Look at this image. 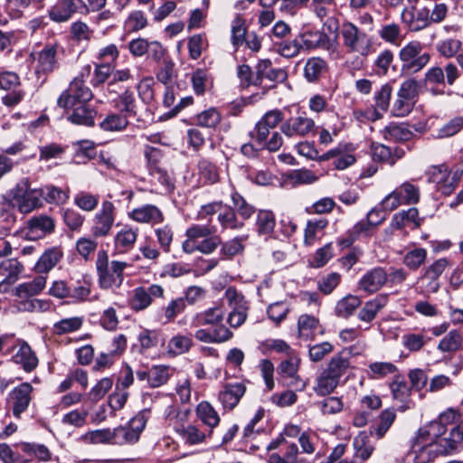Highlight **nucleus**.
Segmentation results:
<instances>
[{
  "label": "nucleus",
  "instance_id": "052dcab7",
  "mask_svg": "<svg viewBox=\"0 0 463 463\" xmlns=\"http://www.w3.org/2000/svg\"><path fill=\"white\" fill-rule=\"evenodd\" d=\"M397 371V367L389 362H374L370 364L368 375L371 379L383 378L392 374Z\"/></svg>",
  "mask_w": 463,
  "mask_h": 463
},
{
  "label": "nucleus",
  "instance_id": "603ef678",
  "mask_svg": "<svg viewBox=\"0 0 463 463\" xmlns=\"http://www.w3.org/2000/svg\"><path fill=\"white\" fill-rule=\"evenodd\" d=\"M383 137L391 141H404L410 138L411 131L402 124L391 123L383 129Z\"/></svg>",
  "mask_w": 463,
  "mask_h": 463
},
{
  "label": "nucleus",
  "instance_id": "864d4df0",
  "mask_svg": "<svg viewBox=\"0 0 463 463\" xmlns=\"http://www.w3.org/2000/svg\"><path fill=\"white\" fill-rule=\"evenodd\" d=\"M396 419L394 409H386L379 415V422L374 429V434L377 439H382L389 430Z\"/></svg>",
  "mask_w": 463,
  "mask_h": 463
},
{
  "label": "nucleus",
  "instance_id": "f3484780",
  "mask_svg": "<svg viewBox=\"0 0 463 463\" xmlns=\"http://www.w3.org/2000/svg\"><path fill=\"white\" fill-rule=\"evenodd\" d=\"M128 216L132 221L141 224L156 225L165 220L162 211L154 204H144L128 212Z\"/></svg>",
  "mask_w": 463,
  "mask_h": 463
},
{
  "label": "nucleus",
  "instance_id": "c9c22d12",
  "mask_svg": "<svg viewBox=\"0 0 463 463\" xmlns=\"http://www.w3.org/2000/svg\"><path fill=\"white\" fill-rule=\"evenodd\" d=\"M176 432L180 435L182 439L189 445H197L204 442L206 434L201 430L197 426L188 424L186 426H175Z\"/></svg>",
  "mask_w": 463,
  "mask_h": 463
},
{
  "label": "nucleus",
  "instance_id": "f257e3e1",
  "mask_svg": "<svg viewBox=\"0 0 463 463\" xmlns=\"http://www.w3.org/2000/svg\"><path fill=\"white\" fill-rule=\"evenodd\" d=\"M350 365V358L345 351L333 355L326 366L317 375L313 391L318 396L332 393L339 386L341 378L347 372Z\"/></svg>",
  "mask_w": 463,
  "mask_h": 463
},
{
  "label": "nucleus",
  "instance_id": "de8ad7c7",
  "mask_svg": "<svg viewBox=\"0 0 463 463\" xmlns=\"http://www.w3.org/2000/svg\"><path fill=\"white\" fill-rule=\"evenodd\" d=\"M354 447L356 457L363 460L368 459L374 450V447L371 444L368 435L364 431L360 432L354 439Z\"/></svg>",
  "mask_w": 463,
  "mask_h": 463
},
{
  "label": "nucleus",
  "instance_id": "423d86ee",
  "mask_svg": "<svg viewBox=\"0 0 463 463\" xmlns=\"http://www.w3.org/2000/svg\"><path fill=\"white\" fill-rule=\"evenodd\" d=\"M92 97V91L84 84V81L75 78L69 88L60 95L57 104L61 109H69L70 106L89 104Z\"/></svg>",
  "mask_w": 463,
  "mask_h": 463
},
{
  "label": "nucleus",
  "instance_id": "09e8293b",
  "mask_svg": "<svg viewBox=\"0 0 463 463\" xmlns=\"http://www.w3.org/2000/svg\"><path fill=\"white\" fill-rule=\"evenodd\" d=\"M24 266L16 259H8L0 263V277L14 282L23 271Z\"/></svg>",
  "mask_w": 463,
  "mask_h": 463
},
{
  "label": "nucleus",
  "instance_id": "6e6d98bb",
  "mask_svg": "<svg viewBox=\"0 0 463 463\" xmlns=\"http://www.w3.org/2000/svg\"><path fill=\"white\" fill-rule=\"evenodd\" d=\"M191 83L196 95H203L212 84L208 72L202 69H197L192 73Z\"/></svg>",
  "mask_w": 463,
  "mask_h": 463
},
{
  "label": "nucleus",
  "instance_id": "0e129e2a",
  "mask_svg": "<svg viewBox=\"0 0 463 463\" xmlns=\"http://www.w3.org/2000/svg\"><path fill=\"white\" fill-rule=\"evenodd\" d=\"M169 379V368L158 365L148 370V384L156 388L165 384Z\"/></svg>",
  "mask_w": 463,
  "mask_h": 463
},
{
  "label": "nucleus",
  "instance_id": "b1692460",
  "mask_svg": "<svg viewBox=\"0 0 463 463\" xmlns=\"http://www.w3.org/2000/svg\"><path fill=\"white\" fill-rule=\"evenodd\" d=\"M246 388L243 383H228L219 393V401L225 409L232 410L244 395Z\"/></svg>",
  "mask_w": 463,
  "mask_h": 463
},
{
  "label": "nucleus",
  "instance_id": "5fc2aeb1",
  "mask_svg": "<svg viewBox=\"0 0 463 463\" xmlns=\"http://www.w3.org/2000/svg\"><path fill=\"white\" fill-rule=\"evenodd\" d=\"M138 342L143 349H150L164 342L163 334L156 329H144L138 335Z\"/></svg>",
  "mask_w": 463,
  "mask_h": 463
},
{
  "label": "nucleus",
  "instance_id": "4d7b16f0",
  "mask_svg": "<svg viewBox=\"0 0 463 463\" xmlns=\"http://www.w3.org/2000/svg\"><path fill=\"white\" fill-rule=\"evenodd\" d=\"M74 204L85 212H92L99 203V195L81 191L75 194Z\"/></svg>",
  "mask_w": 463,
  "mask_h": 463
},
{
  "label": "nucleus",
  "instance_id": "8fccbe9b",
  "mask_svg": "<svg viewBox=\"0 0 463 463\" xmlns=\"http://www.w3.org/2000/svg\"><path fill=\"white\" fill-rule=\"evenodd\" d=\"M427 250L423 248L409 250L403 257V264L411 270H417L427 259Z\"/></svg>",
  "mask_w": 463,
  "mask_h": 463
},
{
  "label": "nucleus",
  "instance_id": "9d476101",
  "mask_svg": "<svg viewBox=\"0 0 463 463\" xmlns=\"http://www.w3.org/2000/svg\"><path fill=\"white\" fill-rule=\"evenodd\" d=\"M164 295L165 289L158 284H151L147 288L137 287L131 292L128 304L131 309L142 311L151 306L154 298H163Z\"/></svg>",
  "mask_w": 463,
  "mask_h": 463
},
{
  "label": "nucleus",
  "instance_id": "39448f33",
  "mask_svg": "<svg viewBox=\"0 0 463 463\" xmlns=\"http://www.w3.org/2000/svg\"><path fill=\"white\" fill-rule=\"evenodd\" d=\"M343 43L348 52L363 56L368 55L371 49V40L368 35L352 23H345L341 29Z\"/></svg>",
  "mask_w": 463,
  "mask_h": 463
},
{
  "label": "nucleus",
  "instance_id": "f8f14e48",
  "mask_svg": "<svg viewBox=\"0 0 463 463\" xmlns=\"http://www.w3.org/2000/svg\"><path fill=\"white\" fill-rule=\"evenodd\" d=\"M225 297L232 309L229 315L228 323L232 327L237 328L246 321L249 304L234 288H227Z\"/></svg>",
  "mask_w": 463,
  "mask_h": 463
},
{
  "label": "nucleus",
  "instance_id": "0eeeda50",
  "mask_svg": "<svg viewBox=\"0 0 463 463\" xmlns=\"http://www.w3.org/2000/svg\"><path fill=\"white\" fill-rule=\"evenodd\" d=\"M460 446L458 439L452 436L450 430L448 437L439 439L438 443H430L422 446L418 451L417 459L420 463H428L439 455H450Z\"/></svg>",
  "mask_w": 463,
  "mask_h": 463
},
{
  "label": "nucleus",
  "instance_id": "e433bc0d",
  "mask_svg": "<svg viewBox=\"0 0 463 463\" xmlns=\"http://www.w3.org/2000/svg\"><path fill=\"white\" fill-rule=\"evenodd\" d=\"M43 199L48 203L61 205L67 203L70 198V189H61L52 184H48L41 188Z\"/></svg>",
  "mask_w": 463,
  "mask_h": 463
},
{
  "label": "nucleus",
  "instance_id": "f03ea898",
  "mask_svg": "<svg viewBox=\"0 0 463 463\" xmlns=\"http://www.w3.org/2000/svg\"><path fill=\"white\" fill-rule=\"evenodd\" d=\"M98 282L102 289L118 288L124 280V270L129 266L125 261H109L106 250H99L95 262Z\"/></svg>",
  "mask_w": 463,
  "mask_h": 463
},
{
  "label": "nucleus",
  "instance_id": "c756f323",
  "mask_svg": "<svg viewBox=\"0 0 463 463\" xmlns=\"http://www.w3.org/2000/svg\"><path fill=\"white\" fill-rule=\"evenodd\" d=\"M256 77L258 85L263 79L270 81L283 80L286 78V72L282 69H274L269 60H261L256 66Z\"/></svg>",
  "mask_w": 463,
  "mask_h": 463
},
{
  "label": "nucleus",
  "instance_id": "ea45409f",
  "mask_svg": "<svg viewBox=\"0 0 463 463\" xmlns=\"http://www.w3.org/2000/svg\"><path fill=\"white\" fill-rule=\"evenodd\" d=\"M83 321V317L62 318L53 324L52 332L58 335L74 333L82 327Z\"/></svg>",
  "mask_w": 463,
  "mask_h": 463
},
{
  "label": "nucleus",
  "instance_id": "7c9ffc66",
  "mask_svg": "<svg viewBox=\"0 0 463 463\" xmlns=\"http://www.w3.org/2000/svg\"><path fill=\"white\" fill-rule=\"evenodd\" d=\"M14 361L21 364L23 369L26 372L33 371L38 365V358L30 345L25 342L20 345L19 349L14 356Z\"/></svg>",
  "mask_w": 463,
  "mask_h": 463
},
{
  "label": "nucleus",
  "instance_id": "a211bd4d",
  "mask_svg": "<svg viewBox=\"0 0 463 463\" xmlns=\"http://www.w3.org/2000/svg\"><path fill=\"white\" fill-rule=\"evenodd\" d=\"M388 275L383 268H373L365 272L358 281V289L368 295L379 291L386 283Z\"/></svg>",
  "mask_w": 463,
  "mask_h": 463
},
{
  "label": "nucleus",
  "instance_id": "338daca9",
  "mask_svg": "<svg viewBox=\"0 0 463 463\" xmlns=\"http://www.w3.org/2000/svg\"><path fill=\"white\" fill-rule=\"evenodd\" d=\"M112 378L104 377L100 379L89 392L88 398L94 402L101 400L112 388Z\"/></svg>",
  "mask_w": 463,
  "mask_h": 463
},
{
  "label": "nucleus",
  "instance_id": "9b49d317",
  "mask_svg": "<svg viewBox=\"0 0 463 463\" xmlns=\"http://www.w3.org/2000/svg\"><path fill=\"white\" fill-rule=\"evenodd\" d=\"M116 220V208L111 201L101 203L99 210L93 218L92 233L95 237H106L109 234Z\"/></svg>",
  "mask_w": 463,
  "mask_h": 463
},
{
  "label": "nucleus",
  "instance_id": "6e6552de",
  "mask_svg": "<svg viewBox=\"0 0 463 463\" xmlns=\"http://www.w3.org/2000/svg\"><path fill=\"white\" fill-rule=\"evenodd\" d=\"M426 175L428 181L434 183L437 189L446 195L453 192L460 178L458 173L451 175L449 167L444 164L430 166Z\"/></svg>",
  "mask_w": 463,
  "mask_h": 463
},
{
  "label": "nucleus",
  "instance_id": "6ab92c4d",
  "mask_svg": "<svg viewBox=\"0 0 463 463\" xmlns=\"http://www.w3.org/2000/svg\"><path fill=\"white\" fill-rule=\"evenodd\" d=\"M401 18L412 32L420 31L430 25L429 9L426 7L420 9L415 6L406 7L402 12Z\"/></svg>",
  "mask_w": 463,
  "mask_h": 463
},
{
  "label": "nucleus",
  "instance_id": "c03bdc74",
  "mask_svg": "<svg viewBox=\"0 0 463 463\" xmlns=\"http://www.w3.org/2000/svg\"><path fill=\"white\" fill-rule=\"evenodd\" d=\"M37 69L45 73L51 72L56 67V48L53 46H45L39 53L37 58Z\"/></svg>",
  "mask_w": 463,
  "mask_h": 463
},
{
  "label": "nucleus",
  "instance_id": "4c0bfd02",
  "mask_svg": "<svg viewBox=\"0 0 463 463\" xmlns=\"http://www.w3.org/2000/svg\"><path fill=\"white\" fill-rule=\"evenodd\" d=\"M74 13L72 0H58L49 12L50 17L54 22L62 23L68 21Z\"/></svg>",
  "mask_w": 463,
  "mask_h": 463
},
{
  "label": "nucleus",
  "instance_id": "69168bd1",
  "mask_svg": "<svg viewBox=\"0 0 463 463\" xmlns=\"http://www.w3.org/2000/svg\"><path fill=\"white\" fill-rule=\"evenodd\" d=\"M420 90V82L414 78L404 80L397 92L402 99L417 101Z\"/></svg>",
  "mask_w": 463,
  "mask_h": 463
},
{
  "label": "nucleus",
  "instance_id": "412c9836",
  "mask_svg": "<svg viewBox=\"0 0 463 463\" xmlns=\"http://www.w3.org/2000/svg\"><path fill=\"white\" fill-rule=\"evenodd\" d=\"M421 222L418 209L412 207L395 213L391 221L390 230H402L407 227L414 230L420 228Z\"/></svg>",
  "mask_w": 463,
  "mask_h": 463
},
{
  "label": "nucleus",
  "instance_id": "ddd939ff",
  "mask_svg": "<svg viewBox=\"0 0 463 463\" xmlns=\"http://www.w3.org/2000/svg\"><path fill=\"white\" fill-rule=\"evenodd\" d=\"M450 262L446 258H440L426 267L423 273L419 278L424 285V291L429 294L436 293L440 288L439 278L450 266Z\"/></svg>",
  "mask_w": 463,
  "mask_h": 463
},
{
  "label": "nucleus",
  "instance_id": "2f4dec72",
  "mask_svg": "<svg viewBox=\"0 0 463 463\" xmlns=\"http://www.w3.org/2000/svg\"><path fill=\"white\" fill-rule=\"evenodd\" d=\"M327 225L326 218L320 217L309 220L305 229V244L312 245L317 239L321 238Z\"/></svg>",
  "mask_w": 463,
  "mask_h": 463
},
{
  "label": "nucleus",
  "instance_id": "13d9d810",
  "mask_svg": "<svg viewBox=\"0 0 463 463\" xmlns=\"http://www.w3.org/2000/svg\"><path fill=\"white\" fill-rule=\"evenodd\" d=\"M396 191L399 192L402 202L404 204H415L420 200L419 187L410 182H404L396 188Z\"/></svg>",
  "mask_w": 463,
  "mask_h": 463
},
{
  "label": "nucleus",
  "instance_id": "7ed1b4c3",
  "mask_svg": "<svg viewBox=\"0 0 463 463\" xmlns=\"http://www.w3.org/2000/svg\"><path fill=\"white\" fill-rule=\"evenodd\" d=\"M402 71L416 73L421 71L430 61V56L423 52V45L418 41H411L399 52Z\"/></svg>",
  "mask_w": 463,
  "mask_h": 463
},
{
  "label": "nucleus",
  "instance_id": "bb28decb",
  "mask_svg": "<svg viewBox=\"0 0 463 463\" xmlns=\"http://www.w3.org/2000/svg\"><path fill=\"white\" fill-rule=\"evenodd\" d=\"M138 236V229L125 225L114 237V246L120 252L133 249Z\"/></svg>",
  "mask_w": 463,
  "mask_h": 463
},
{
  "label": "nucleus",
  "instance_id": "1a4fd4ad",
  "mask_svg": "<svg viewBox=\"0 0 463 463\" xmlns=\"http://www.w3.org/2000/svg\"><path fill=\"white\" fill-rule=\"evenodd\" d=\"M146 412H139L134 416L128 426L113 429L114 444L122 445L125 443H135L138 440L140 433L146 424Z\"/></svg>",
  "mask_w": 463,
  "mask_h": 463
},
{
  "label": "nucleus",
  "instance_id": "c85d7f7f",
  "mask_svg": "<svg viewBox=\"0 0 463 463\" xmlns=\"http://www.w3.org/2000/svg\"><path fill=\"white\" fill-rule=\"evenodd\" d=\"M46 285V278L35 277L33 280L19 284L14 288V295L20 298H30L40 294Z\"/></svg>",
  "mask_w": 463,
  "mask_h": 463
},
{
  "label": "nucleus",
  "instance_id": "aec40b11",
  "mask_svg": "<svg viewBox=\"0 0 463 463\" xmlns=\"http://www.w3.org/2000/svg\"><path fill=\"white\" fill-rule=\"evenodd\" d=\"M385 220V214L382 211L373 208L366 216V219L361 220L355 223L349 231L351 241H354L362 235H369L372 228L378 226Z\"/></svg>",
  "mask_w": 463,
  "mask_h": 463
},
{
  "label": "nucleus",
  "instance_id": "20e7f679",
  "mask_svg": "<svg viewBox=\"0 0 463 463\" xmlns=\"http://www.w3.org/2000/svg\"><path fill=\"white\" fill-rule=\"evenodd\" d=\"M12 201L22 213H29L43 205L40 189H32L27 179L22 180L12 191Z\"/></svg>",
  "mask_w": 463,
  "mask_h": 463
},
{
  "label": "nucleus",
  "instance_id": "f704fd0d",
  "mask_svg": "<svg viewBox=\"0 0 463 463\" xmlns=\"http://www.w3.org/2000/svg\"><path fill=\"white\" fill-rule=\"evenodd\" d=\"M327 65L320 57H311L304 66V77L308 82H316L326 71Z\"/></svg>",
  "mask_w": 463,
  "mask_h": 463
},
{
  "label": "nucleus",
  "instance_id": "4468645a",
  "mask_svg": "<svg viewBox=\"0 0 463 463\" xmlns=\"http://www.w3.org/2000/svg\"><path fill=\"white\" fill-rule=\"evenodd\" d=\"M33 386L29 383H24L14 387L7 396V402L12 409L14 417L20 418L27 410L32 401Z\"/></svg>",
  "mask_w": 463,
  "mask_h": 463
},
{
  "label": "nucleus",
  "instance_id": "473e14b6",
  "mask_svg": "<svg viewBox=\"0 0 463 463\" xmlns=\"http://www.w3.org/2000/svg\"><path fill=\"white\" fill-rule=\"evenodd\" d=\"M190 335L177 334L172 336L166 345V352L171 356H177L187 353L193 346Z\"/></svg>",
  "mask_w": 463,
  "mask_h": 463
},
{
  "label": "nucleus",
  "instance_id": "cd10ccee",
  "mask_svg": "<svg viewBox=\"0 0 463 463\" xmlns=\"http://www.w3.org/2000/svg\"><path fill=\"white\" fill-rule=\"evenodd\" d=\"M62 256L63 252L59 247H52L46 250L34 266L35 272L40 274L48 273L57 265Z\"/></svg>",
  "mask_w": 463,
  "mask_h": 463
},
{
  "label": "nucleus",
  "instance_id": "680f3d73",
  "mask_svg": "<svg viewBox=\"0 0 463 463\" xmlns=\"http://www.w3.org/2000/svg\"><path fill=\"white\" fill-rule=\"evenodd\" d=\"M274 214L269 211H260L257 216V229L259 233L263 235L270 234L275 227Z\"/></svg>",
  "mask_w": 463,
  "mask_h": 463
},
{
  "label": "nucleus",
  "instance_id": "2eb2a0df",
  "mask_svg": "<svg viewBox=\"0 0 463 463\" xmlns=\"http://www.w3.org/2000/svg\"><path fill=\"white\" fill-rule=\"evenodd\" d=\"M315 126L313 118L306 115H299L289 118L283 122L280 130L288 137H306L314 130Z\"/></svg>",
  "mask_w": 463,
  "mask_h": 463
},
{
  "label": "nucleus",
  "instance_id": "72a5a7b5",
  "mask_svg": "<svg viewBox=\"0 0 463 463\" xmlns=\"http://www.w3.org/2000/svg\"><path fill=\"white\" fill-rule=\"evenodd\" d=\"M195 411L197 418L211 430L218 426L221 421L218 412L208 402H201Z\"/></svg>",
  "mask_w": 463,
  "mask_h": 463
},
{
  "label": "nucleus",
  "instance_id": "774afa93",
  "mask_svg": "<svg viewBox=\"0 0 463 463\" xmlns=\"http://www.w3.org/2000/svg\"><path fill=\"white\" fill-rule=\"evenodd\" d=\"M460 345L461 335L459 332L452 330L439 341L438 349L441 352L450 353L458 350Z\"/></svg>",
  "mask_w": 463,
  "mask_h": 463
},
{
  "label": "nucleus",
  "instance_id": "49530a36",
  "mask_svg": "<svg viewBox=\"0 0 463 463\" xmlns=\"http://www.w3.org/2000/svg\"><path fill=\"white\" fill-rule=\"evenodd\" d=\"M360 298L348 295L340 299L335 306V314L340 317L347 318L352 316L361 305Z\"/></svg>",
  "mask_w": 463,
  "mask_h": 463
},
{
  "label": "nucleus",
  "instance_id": "a18cd8bd",
  "mask_svg": "<svg viewBox=\"0 0 463 463\" xmlns=\"http://www.w3.org/2000/svg\"><path fill=\"white\" fill-rule=\"evenodd\" d=\"M341 153L334 160V166L337 170H345L353 165L356 158L354 156L355 147L352 144H340Z\"/></svg>",
  "mask_w": 463,
  "mask_h": 463
},
{
  "label": "nucleus",
  "instance_id": "79ce46f5",
  "mask_svg": "<svg viewBox=\"0 0 463 463\" xmlns=\"http://www.w3.org/2000/svg\"><path fill=\"white\" fill-rule=\"evenodd\" d=\"M128 124L129 121L127 115L123 113H111L100 122L99 127L104 131L116 132L124 130Z\"/></svg>",
  "mask_w": 463,
  "mask_h": 463
},
{
  "label": "nucleus",
  "instance_id": "37998d69",
  "mask_svg": "<svg viewBox=\"0 0 463 463\" xmlns=\"http://www.w3.org/2000/svg\"><path fill=\"white\" fill-rule=\"evenodd\" d=\"M224 318V311L221 307H210L196 316L199 326H221Z\"/></svg>",
  "mask_w": 463,
  "mask_h": 463
},
{
  "label": "nucleus",
  "instance_id": "a19ab883",
  "mask_svg": "<svg viewBox=\"0 0 463 463\" xmlns=\"http://www.w3.org/2000/svg\"><path fill=\"white\" fill-rule=\"evenodd\" d=\"M246 236L235 237L223 243L221 242L220 255L223 260H232L233 257L242 254L244 251L243 242Z\"/></svg>",
  "mask_w": 463,
  "mask_h": 463
},
{
  "label": "nucleus",
  "instance_id": "5701e85b",
  "mask_svg": "<svg viewBox=\"0 0 463 463\" xmlns=\"http://www.w3.org/2000/svg\"><path fill=\"white\" fill-rule=\"evenodd\" d=\"M194 337L206 344H222L233 337V333L225 326H215L213 330L204 328L197 329Z\"/></svg>",
  "mask_w": 463,
  "mask_h": 463
},
{
  "label": "nucleus",
  "instance_id": "bf43d9fd",
  "mask_svg": "<svg viewBox=\"0 0 463 463\" xmlns=\"http://www.w3.org/2000/svg\"><path fill=\"white\" fill-rule=\"evenodd\" d=\"M208 46V41L204 33L192 35L188 39V51L191 59L197 60L202 55L203 50Z\"/></svg>",
  "mask_w": 463,
  "mask_h": 463
},
{
  "label": "nucleus",
  "instance_id": "393cba45",
  "mask_svg": "<svg viewBox=\"0 0 463 463\" xmlns=\"http://www.w3.org/2000/svg\"><path fill=\"white\" fill-rule=\"evenodd\" d=\"M69 109H72L67 118L70 122L86 127L94 126L97 111L89 104L70 106Z\"/></svg>",
  "mask_w": 463,
  "mask_h": 463
},
{
  "label": "nucleus",
  "instance_id": "3c124183",
  "mask_svg": "<svg viewBox=\"0 0 463 463\" xmlns=\"http://www.w3.org/2000/svg\"><path fill=\"white\" fill-rule=\"evenodd\" d=\"M115 65L111 62H95L92 76V85L99 86L105 83L113 74Z\"/></svg>",
  "mask_w": 463,
  "mask_h": 463
},
{
  "label": "nucleus",
  "instance_id": "4be33fe9",
  "mask_svg": "<svg viewBox=\"0 0 463 463\" xmlns=\"http://www.w3.org/2000/svg\"><path fill=\"white\" fill-rule=\"evenodd\" d=\"M388 301L389 296L387 294H379L366 301L358 312V319L362 322L371 323L375 319L378 313L386 307Z\"/></svg>",
  "mask_w": 463,
  "mask_h": 463
},
{
  "label": "nucleus",
  "instance_id": "e2e57ef3",
  "mask_svg": "<svg viewBox=\"0 0 463 463\" xmlns=\"http://www.w3.org/2000/svg\"><path fill=\"white\" fill-rule=\"evenodd\" d=\"M218 221L223 229L239 230L243 227V222L237 219L235 212L226 206L218 214Z\"/></svg>",
  "mask_w": 463,
  "mask_h": 463
},
{
  "label": "nucleus",
  "instance_id": "dca6fc26",
  "mask_svg": "<svg viewBox=\"0 0 463 463\" xmlns=\"http://www.w3.org/2000/svg\"><path fill=\"white\" fill-rule=\"evenodd\" d=\"M445 428L436 420L428 422L420 427L413 439L412 447L417 449V452L422 446L430 443H438V439L445 434Z\"/></svg>",
  "mask_w": 463,
  "mask_h": 463
},
{
  "label": "nucleus",
  "instance_id": "a878e982",
  "mask_svg": "<svg viewBox=\"0 0 463 463\" xmlns=\"http://www.w3.org/2000/svg\"><path fill=\"white\" fill-rule=\"evenodd\" d=\"M298 336L303 340H313L320 329L319 319L309 314H302L298 318Z\"/></svg>",
  "mask_w": 463,
  "mask_h": 463
},
{
  "label": "nucleus",
  "instance_id": "58836bf2",
  "mask_svg": "<svg viewBox=\"0 0 463 463\" xmlns=\"http://www.w3.org/2000/svg\"><path fill=\"white\" fill-rule=\"evenodd\" d=\"M54 221L47 215H39L28 221L27 227L29 233L40 232L39 236L50 233L54 230Z\"/></svg>",
  "mask_w": 463,
  "mask_h": 463
}]
</instances>
